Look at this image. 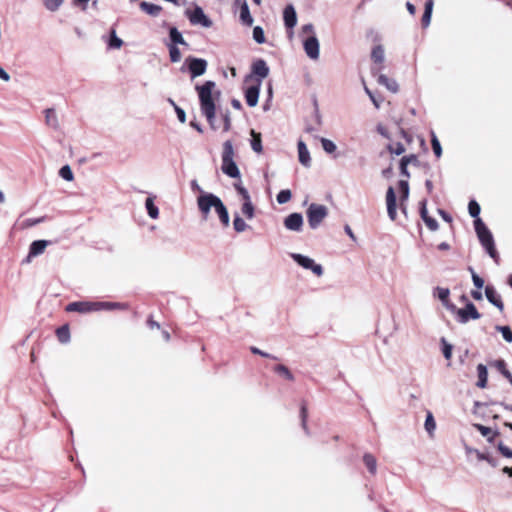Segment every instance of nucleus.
<instances>
[{"instance_id": "nucleus-1", "label": "nucleus", "mask_w": 512, "mask_h": 512, "mask_svg": "<svg viewBox=\"0 0 512 512\" xmlns=\"http://www.w3.org/2000/svg\"><path fill=\"white\" fill-rule=\"evenodd\" d=\"M196 90L200 101V109L206 117L212 129H216L215 125V101L220 97V91L216 90V84L213 81H206L203 85H197Z\"/></svg>"}, {"instance_id": "nucleus-2", "label": "nucleus", "mask_w": 512, "mask_h": 512, "mask_svg": "<svg viewBox=\"0 0 512 512\" xmlns=\"http://www.w3.org/2000/svg\"><path fill=\"white\" fill-rule=\"evenodd\" d=\"M113 309H126V305L118 302L78 301L69 303L66 307V311L68 312H78L82 314Z\"/></svg>"}, {"instance_id": "nucleus-3", "label": "nucleus", "mask_w": 512, "mask_h": 512, "mask_svg": "<svg viewBox=\"0 0 512 512\" xmlns=\"http://www.w3.org/2000/svg\"><path fill=\"white\" fill-rule=\"evenodd\" d=\"M234 155L232 142L228 140L223 144L221 170L231 178H240V171L234 161Z\"/></svg>"}, {"instance_id": "nucleus-4", "label": "nucleus", "mask_w": 512, "mask_h": 512, "mask_svg": "<svg viewBox=\"0 0 512 512\" xmlns=\"http://www.w3.org/2000/svg\"><path fill=\"white\" fill-rule=\"evenodd\" d=\"M474 224L477 236L482 246L486 249L490 257L497 261L498 255L494 246V240L491 232L480 218L475 219Z\"/></svg>"}, {"instance_id": "nucleus-5", "label": "nucleus", "mask_w": 512, "mask_h": 512, "mask_svg": "<svg viewBox=\"0 0 512 512\" xmlns=\"http://www.w3.org/2000/svg\"><path fill=\"white\" fill-rule=\"evenodd\" d=\"M308 224L312 229H317L322 221L328 215V209L325 205L312 203L307 209Z\"/></svg>"}, {"instance_id": "nucleus-6", "label": "nucleus", "mask_w": 512, "mask_h": 512, "mask_svg": "<svg viewBox=\"0 0 512 512\" xmlns=\"http://www.w3.org/2000/svg\"><path fill=\"white\" fill-rule=\"evenodd\" d=\"M222 200L212 193H202L197 198L198 209L202 214L203 219H207L212 208L217 209Z\"/></svg>"}, {"instance_id": "nucleus-7", "label": "nucleus", "mask_w": 512, "mask_h": 512, "mask_svg": "<svg viewBox=\"0 0 512 512\" xmlns=\"http://www.w3.org/2000/svg\"><path fill=\"white\" fill-rule=\"evenodd\" d=\"M291 258L304 269L311 270L316 276H322V266L320 264H316L312 258L299 253H292Z\"/></svg>"}, {"instance_id": "nucleus-8", "label": "nucleus", "mask_w": 512, "mask_h": 512, "mask_svg": "<svg viewBox=\"0 0 512 512\" xmlns=\"http://www.w3.org/2000/svg\"><path fill=\"white\" fill-rule=\"evenodd\" d=\"M458 318V321L462 324L467 323L470 319H479L480 313L477 311L475 305L471 302H469L465 308H459L453 310Z\"/></svg>"}, {"instance_id": "nucleus-9", "label": "nucleus", "mask_w": 512, "mask_h": 512, "mask_svg": "<svg viewBox=\"0 0 512 512\" xmlns=\"http://www.w3.org/2000/svg\"><path fill=\"white\" fill-rule=\"evenodd\" d=\"M186 15L193 25H201L206 28L212 26V21L205 15L202 8L198 6L193 11L187 10Z\"/></svg>"}, {"instance_id": "nucleus-10", "label": "nucleus", "mask_w": 512, "mask_h": 512, "mask_svg": "<svg viewBox=\"0 0 512 512\" xmlns=\"http://www.w3.org/2000/svg\"><path fill=\"white\" fill-rule=\"evenodd\" d=\"M303 47L306 55L311 60H318L320 56V45L316 36H308L303 39Z\"/></svg>"}, {"instance_id": "nucleus-11", "label": "nucleus", "mask_w": 512, "mask_h": 512, "mask_svg": "<svg viewBox=\"0 0 512 512\" xmlns=\"http://www.w3.org/2000/svg\"><path fill=\"white\" fill-rule=\"evenodd\" d=\"M186 63L188 64V69L191 73L192 78L201 76L206 72L207 62L204 59L188 57L186 59Z\"/></svg>"}, {"instance_id": "nucleus-12", "label": "nucleus", "mask_w": 512, "mask_h": 512, "mask_svg": "<svg viewBox=\"0 0 512 512\" xmlns=\"http://www.w3.org/2000/svg\"><path fill=\"white\" fill-rule=\"evenodd\" d=\"M284 226L290 231L299 232L303 226V217L300 213H292L284 219Z\"/></svg>"}, {"instance_id": "nucleus-13", "label": "nucleus", "mask_w": 512, "mask_h": 512, "mask_svg": "<svg viewBox=\"0 0 512 512\" xmlns=\"http://www.w3.org/2000/svg\"><path fill=\"white\" fill-rule=\"evenodd\" d=\"M386 204L389 218L394 221L397 216L396 211V194L393 187H388L386 192Z\"/></svg>"}, {"instance_id": "nucleus-14", "label": "nucleus", "mask_w": 512, "mask_h": 512, "mask_svg": "<svg viewBox=\"0 0 512 512\" xmlns=\"http://www.w3.org/2000/svg\"><path fill=\"white\" fill-rule=\"evenodd\" d=\"M261 81H257L256 85L250 86L245 90V99L250 107H254L258 103Z\"/></svg>"}, {"instance_id": "nucleus-15", "label": "nucleus", "mask_w": 512, "mask_h": 512, "mask_svg": "<svg viewBox=\"0 0 512 512\" xmlns=\"http://www.w3.org/2000/svg\"><path fill=\"white\" fill-rule=\"evenodd\" d=\"M49 242L47 240H36L33 241L30 245L29 254L27 256L26 261L30 262L32 257H36L38 255H41L46 247L48 246Z\"/></svg>"}, {"instance_id": "nucleus-16", "label": "nucleus", "mask_w": 512, "mask_h": 512, "mask_svg": "<svg viewBox=\"0 0 512 512\" xmlns=\"http://www.w3.org/2000/svg\"><path fill=\"white\" fill-rule=\"evenodd\" d=\"M297 148H298L299 162L304 167H307V168L310 167L311 166V157H310V153H309V150H308L306 144L302 140H299L297 143Z\"/></svg>"}, {"instance_id": "nucleus-17", "label": "nucleus", "mask_w": 512, "mask_h": 512, "mask_svg": "<svg viewBox=\"0 0 512 512\" xmlns=\"http://www.w3.org/2000/svg\"><path fill=\"white\" fill-rule=\"evenodd\" d=\"M421 208H420V214H421V218L423 219V221L425 222L426 226L432 230V231H435L438 229V223L437 221L430 217L428 215V210H427V201L426 200H423L421 201Z\"/></svg>"}, {"instance_id": "nucleus-18", "label": "nucleus", "mask_w": 512, "mask_h": 512, "mask_svg": "<svg viewBox=\"0 0 512 512\" xmlns=\"http://www.w3.org/2000/svg\"><path fill=\"white\" fill-rule=\"evenodd\" d=\"M285 26L292 29L297 24V14L293 5H287L283 12Z\"/></svg>"}, {"instance_id": "nucleus-19", "label": "nucleus", "mask_w": 512, "mask_h": 512, "mask_svg": "<svg viewBox=\"0 0 512 512\" xmlns=\"http://www.w3.org/2000/svg\"><path fill=\"white\" fill-rule=\"evenodd\" d=\"M485 295L490 303L495 305L498 309L503 310V302L501 297L492 286H486Z\"/></svg>"}, {"instance_id": "nucleus-20", "label": "nucleus", "mask_w": 512, "mask_h": 512, "mask_svg": "<svg viewBox=\"0 0 512 512\" xmlns=\"http://www.w3.org/2000/svg\"><path fill=\"white\" fill-rule=\"evenodd\" d=\"M235 2L240 5V19L242 23L251 25L253 23V18L250 14L246 0H235Z\"/></svg>"}, {"instance_id": "nucleus-21", "label": "nucleus", "mask_w": 512, "mask_h": 512, "mask_svg": "<svg viewBox=\"0 0 512 512\" xmlns=\"http://www.w3.org/2000/svg\"><path fill=\"white\" fill-rule=\"evenodd\" d=\"M253 73L259 77L258 81L266 78L269 74V68L264 60H257L252 67Z\"/></svg>"}, {"instance_id": "nucleus-22", "label": "nucleus", "mask_w": 512, "mask_h": 512, "mask_svg": "<svg viewBox=\"0 0 512 512\" xmlns=\"http://www.w3.org/2000/svg\"><path fill=\"white\" fill-rule=\"evenodd\" d=\"M371 59L374 62V64L380 65V67L378 68V70H380L385 60V52L383 46L377 45L373 48L371 52Z\"/></svg>"}, {"instance_id": "nucleus-23", "label": "nucleus", "mask_w": 512, "mask_h": 512, "mask_svg": "<svg viewBox=\"0 0 512 512\" xmlns=\"http://www.w3.org/2000/svg\"><path fill=\"white\" fill-rule=\"evenodd\" d=\"M473 426L481 433L482 436L486 437L490 443H493L499 434L498 431H493L491 428L481 424H474Z\"/></svg>"}, {"instance_id": "nucleus-24", "label": "nucleus", "mask_w": 512, "mask_h": 512, "mask_svg": "<svg viewBox=\"0 0 512 512\" xmlns=\"http://www.w3.org/2000/svg\"><path fill=\"white\" fill-rule=\"evenodd\" d=\"M477 375H478V381H477L476 385L479 388H485L487 386V381H488V372H487V368L484 364H478Z\"/></svg>"}, {"instance_id": "nucleus-25", "label": "nucleus", "mask_w": 512, "mask_h": 512, "mask_svg": "<svg viewBox=\"0 0 512 512\" xmlns=\"http://www.w3.org/2000/svg\"><path fill=\"white\" fill-rule=\"evenodd\" d=\"M435 295L442 301V303L450 310H454L455 306L448 303L450 291L448 288L437 287L435 289Z\"/></svg>"}, {"instance_id": "nucleus-26", "label": "nucleus", "mask_w": 512, "mask_h": 512, "mask_svg": "<svg viewBox=\"0 0 512 512\" xmlns=\"http://www.w3.org/2000/svg\"><path fill=\"white\" fill-rule=\"evenodd\" d=\"M241 213L248 220H251V219L254 218V216H255V207H254L251 199L250 200H245L244 202H242Z\"/></svg>"}, {"instance_id": "nucleus-27", "label": "nucleus", "mask_w": 512, "mask_h": 512, "mask_svg": "<svg viewBox=\"0 0 512 512\" xmlns=\"http://www.w3.org/2000/svg\"><path fill=\"white\" fill-rule=\"evenodd\" d=\"M45 122L54 129L58 128L59 122L54 109L49 108L45 110Z\"/></svg>"}, {"instance_id": "nucleus-28", "label": "nucleus", "mask_w": 512, "mask_h": 512, "mask_svg": "<svg viewBox=\"0 0 512 512\" xmlns=\"http://www.w3.org/2000/svg\"><path fill=\"white\" fill-rule=\"evenodd\" d=\"M169 36H170V40L172 42L170 45H175V46L177 44L187 45V42L185 41L182 34L178 31V29L176 27L170 28Z\"/></svg>"}, {"instance_id": "nucleus-29", "label": "nucleus", "mask_w": 512, "mask_h": 512, "mask_svg": "<svg viewBox=\"0 0 512 512\" xmlns=\"http://www.w3.org/2000/svg\"><path fill=\"white\" fill-rule=\"evenodd\" d=\"M140 8L147 14L151 16H158L161 12L162 8L159 5L148 3V2H141Z\"/></svg>"}, {"instance_id": "nucleus-30", "label": "nucleus", "mask_w": 512, "mask_h": 512, "mask_svg": "<svg viewBox=\"0 0 512 512\" xmlns=\"http://www.w3.org/2000/svg\"><path fill=\"white\" fill-rule=\"evenodd\" d=\"M378 83L385 86L391 92L395 93L398 91V84L396 83V81L389 79L387 76L383 74L379 75Z\"/></svg>"}, {"instance_id": "nucleus-31", "label": "nucleus", "mask_w": 512, "mask_h": 512, "mask_svg": "<svg viewBox=\"0 0 512 512\" xmlns=\"http://www.w3.org/2000/svg\"><path fill=\"white\" fill-rule=\"evenodd\" d=\"M434 2L433 0H427L425 2V11L422 16V25L423 27H428L431 21V15L433 10Z\"/></svg>"}, {"instance_id": "nucleus-32", "label": "nucleus", "mask_w": 512, "mask_h": 512, "mask_svg": "<svg viewBox=\"0 0 512 512\" xmlns=\"http://www.w3.org/2000/svg\"><path fill=\"white\" fill-rule=\"evenodd\" d=\"M220 221L222 222V224L227 227L230 223V218H229V214H228V211H227V208L225 207V205L223 204V202H221L220 205H218L217 209L215 210Z\"/></svg>"}, {"instance_id": "nucleus-33", "label": "nucleus", "mask_w": 512, "mask_h": 512, "mask_svg": "<svg viewBox=\"0 0 512 512\" xmlns=\"http://www.w3.org/2000/svg\"><path fill=\"white\" fill-rule=\"evenodd\" d=\"M145 207L147 209L148 215L152 219H156L159 216V210L157 206L154 204V199L152 197H148L145 201Z\"/></svg>"}, {"instance_id": "nucleus-34", "label": "nucleus", "mask_w": 512, "mask_h": 512, "mask_svg": "<svg viewBox=\"0 0 512 512\" xmlns=\"http://www.w3.org/2000/svg\"><path fill=\"white\" fill-rule=\"evenodd\" d=\"M425 430L429 434V436L434 435V431L436 429V422L434 419V416L431 412H427L425 423H424Z\"/></svg>"}, {"instance_id": "nucleus-35", "label": "nucleus", "mask_w": 512, "mask_h": 512, "mask_svg": "<svg viewBox=\"0 0 512 512\" xmlns=\"http://www.w3.org/2000/svg\"><path fill=\"white\" fill-rule=\"evenodd\" d=\"M251 147L256 153L262 152L261 134L251 130Z\"/></svg>"}, {"instance_id": "nucleus-36", "label": "nucleus", "mask_w": 512, "mask_h": 512, "mask_svg": "<svg viewBox=\"0 0 512 512\" xmlns=\"http://www.w3.org/2000/svg\"><path fill=\"white\" fill-rule=\"evenodd\" d=\"M363 461L370 473L375 474L377 469V462L375 457L371 454H365Z\"/></svg>"}, {"instance_id": "nucleus-37", "label": "nucleus", "mask_w": 512, "mask_h": 512, "mask_svg": "<svg viewBox=\"0 0 512 512\" xmlns=\"http://www.w3.org/2000/svg\"><path fill=\"white\" fill-rule=\"evenodd\" d=\"M57 337L61 343H67L70 340V331L68 326H62L56 331Z\"/></svg>"}, {"instance_id": "nucleus-38", "label": "nucleus", "mask_w": 512, "mask_h": 512, "mask_svg": "<svg viewBox=\"0 0 512 512\" xmlns=\"http://www.w3.org/2000/svg\"><path fill=\"white\" fill-rule=\"evenodd\" d=\"M233 226H234L235 231L239 232V233L244 232L248 228V225L246 224V222L238 214H235V216H234Z\"/></svg>"}, {"instance_id": "nucleus-39", "label": "nucleus", "mask_w": 512, "mask_h": 512, "mask_svg": "<svg viewBox=\"0 0 512 512\" xmlns=\"http://www.w3.org/2000/svg\"><path fill=\"white\" fill-rule=\"evenodd\" d=\"M63 2L64 0H43V5L48 11L55 12L61 7Z\"/></svg>"}, {"instance_id": "nucleus-40", "label": "nucleus", "mask_w": 512, "mask_h": 512, "mask_svg": "<svg viewBox=\"0 0 512 512\" xmlns=\"http://www.w3.org/2000/svg\"><path fill=\"white\" fill-rule=\"evenodd\" d=\"M320 141L322 144V148L326 153L332 154L336 151L337 146L332 140L327 138H321Z\"/></svg>"}, {"instance_id": "nucleus-41", "label": "nucleus", "mask_w": 512, "mask_h": 512, "mask_svg": "<svg viewBox=\"0 0 512 512\" xmlns=\"http://www.w3.org/2000/svg\"><path fill=\"white\" fill-rule=\"evenodd\" d=\"M170 60L173 63H177L181 60V52L175 45H168Z\"/></svg>"}, {"instance_id": "nucleus-42", "label": "nucleus", "mask_w": 512, "mask_h": 512, "mask_svg": "<svg viewBox=\"0 0 512 512\" xmlns=\"http://www.w3.org/2000/svg\"><path fill=\"white\" fill-rule=\"evenodd\" d=\"M497 331H499L502 334V337L504 340L508 343L512 342V331L508 326H496L495 327Z\"/></svg>"}, {"instance_id": "nucleus-43", "label": "nucleus", "mask_w": 512, "mask_h": 512, "mask_svg": "<svg viewBox=\"0 0 512 512\" xmlns=\"http://www.w3.org/2000/svg\"><path fill=\"white\" fill-rule=\"evenodd\" d=\"M123 45V41L117 37L115 30L111 31L109 47L114 49H119Z\"/></svg>"}, {"instance_id": "nucleus-44", "label": "nucleus", "mask_w": 512, "mask_h": 512, "mask_svg": "<svg viewBox=\"0 0 512 512\" xmlns=\"http://www.w3.org/2000/svg\"><path fill=\"white\" fill-rule=\"evenodd\" d=\"M441 343H442V352H443V356L445 357L446 360H450L452 358V350H453V346L451 344H449L445 338H442L441 339Z\"/></svg>"}, {"instance_id": "nucleus-45", "label": "nucleus", "mask_w": 512, "mask_h": 512, "mask_svg": "<svg viewBox=\"0 0 512 512\" xmlns=\"http://www.w3.org/2000/svg\"><path fill=\"white\" fill-rule=\"evenodd\" d=\"M274 370H275L276 373H278L279 375L283 376L287 380H290V381L293 380V375H292V373L289 371V369L286 366H284V365H277L274 368Z\"/></svg>"}, {"instance_id": "nucleus-46", "label": "nucleus", "mask_w": 512, "mask_h": 512, "mask_svg": "<svg viewBox=\"0 0 512 512\" xmlns=\"http://www.w3.org/2000/svg\"><path fill=\"white\" fill-rule=\"evenodd\" d=\"M399 189L401 191V200L406 201L409 197V184L406 180L399 181Z\"/></svg>"}, {"instance_id": "nucleus-47", "label": "nucleus", "mask_w": 512, "mask_h": 512, "mask_svg": "<svg viewBox=\"0 0 512 512\" xmlns=\"http://www.w3.org/2000/svg\"><path fill=\"white\" fill-rule=\"evenodd\" d=\"M291 191L288 190V189H285V190H281L278 195H277V202L279 204H285L287 203L288 201H290L291 199Z\"/></svg>"}, {"instance_id": "nucleus-48", "label": "nucleus", "mask_w": 512, "mask_h": 512, "mask_svg": "<svg viewBox=\"0 0 512 512\" xmlns=\"http://www.w3.org/2000/svg\"><path fill=\"white\" fill-rule=\"evenodd\" d=\"M59 175L66 181H72L74 176L70 166L65 165L59 170Z\"/></svg>"}, {"instance_id": "nucleus-49", "label": "nucleus", "mask_w": 512, "mask_h": 512, "mask_svg": "<svg viewBox=\"0 0 512 512\" xmlns=\"http://www.w3.org/2000/svg\"><path fill=\"white\" fill-rule=\"evenodd\" d=\"M253 39L257 43H259V44H262V43L265 42L264 31H263V29L260 26L254 27V29H253Z\"/></svg>"}, {"instance_id": "nucleus-50", "label": "nucleus", "mask_w": 512, "mask_h": 512, "mask_svg": "<svg viewBox=\"0 0 512 512\" xmlns=\"http://www.w3.org/2000/svg\"><path fill=\"white\" fill-rule=\"evenodd\" d=\"M432 149L436 157H441L442 155V148L440 145L439 140L437 139L436 135L432 133V139H431Z\"/></svg>"}, {"instance_id": "nucleus-51", "label": "nucleus", "mask_w": 512, "mask_h": 512, "mask_svg": "<svg viewBox=\"0 0 512 512\" xmlns=\"http://www.w3.org/2000/svg\"><path fill=\"white\" fill-rule=\"evenodd\" d=\"M468 210H469V214L474 217V218H479V214H480V206L479 204L474 201V200H471L469 202V205H468Z\"/></svg>"}, {"instance_id": "nucleus-52", "label": "nucleus", "mask_w": 512, "mask_h": 512, "mask_svg": "<svg viewBox=\"0 0 512 512\" xmlns=\"http://www.w3.org/2000/svg\"><path fill=\"white\" fill-rule=\"evenodd\" d=\"M301 36L308 37V36H316L315 28L313 24H305L301 28Z\"/></svg>"}, {"instance_id": "nucleus-53", "label": "nucleus", "mask_w": 512, "mask_h": 512, "mask_svg": "<svg viewBox=\"0 0 512 512\" xmlns=\"http://www.w3.org/2000/svg\"><path fill=\"white\" fill-rule=\"evenodd\" d=\"M497 448L503 457L512 459V449H510L508 446L504 445L502 442H499Z\"/></svg>"}, {"instance_id": "nucleus-54", "label": "nucleus", "mask_w": 512, "mask_h": 512, "mask_svg": "<svg viewBox=\"0 0 512 512\" xmlns=\"http://www.w3.org/2000/svg\"><path fill=\"white\" fill-rule=\"evenodd\" d=\"M466 452L468 454L470 453H474L477 457L478 460H485V461H490V457L485 454V453H482L480 452L479 450L475 449V448H471V447H466Z\"/></svg>"}, {"instance_id": "nucleus-55", "label": "nucleus", "mask_w": 512, "mask_h": 512, "mask_svg": "<svg viewBox=\"0 0 512 512\" xmlns=\"http://www.w3.org/2000/svg\"><path fill=\"white\" fill-rule=\"evenodd\" d=\"M235 189L237 190V192L241 196L242 202H244L245 200H250L251 199L247 189L244 188L243 186H241L240 184H235Z\"/></svg>"}, {"instance_id": "nucleus-56", "label": "nucleus", "mask_w": 512, "mask_h": 512, "mask_svg": "<svg viewBox=\"0 0 512 512\" xmlns=\"http://www.w3.org/2000/svg\"><path fill=\"white\" fill-rule=\"evenodd\" d=\"M388 149L392 154H395V155H401L405 151V148H404L403 144H401V143H396L395 145H389Z\"/></svg>"}, {"instance_id": "nucleus-57", "label": "nucleus", "mask_w": 512, "mask_h": 512, "mask_svg": "<svg viewBox=\"0 0 512 512\" xmlns=\"http://www.w3.org/2000/svg\"><path fill=\"white\" fill-rule=\"evenodd\" d=\"M470 270L472 272V280H473L474 285L478 289H481L484 286V280L481 277H479L472 269H470Z\"/></svg>"}, {"instance_id": "nucleus-58", "label": "nucleus", "mask_w": 512, "mask_h": 512, "mask_svg": "<svg viewBox=\"0 0 512 512\" xmlns=\"http://www.w3.org/2000/svg\"><path fill=\"white\" fill-rule=\"evenodd\" d=\"M250 350L253 354H256V355H260L262 357H266V358H271V359H277L275 356L271 355V354H268L260 349H258L257 347H250Z\"/></svg>"}, {"instance_id": "nucleus-59", "label": "nucleus", "mask_w": 512, "mask_h": 512, "mask_svg": "<svg viewBox=\"0 0 512 512\" xmlns=\"http://www.w3.org/2000/svg\"><path fill=\"white\" fill-rule=\"evenodd\" d=\"M301 420H302V427L308 433L307 429V409L305 406H302L301 408Z\"/></svg>"}, {"instance_id": "nucleus-60", "label": "nucleus", "mask_w": 512, "mask_h": 512, "mask_svg": "<svg viewBox=\"0 0 512 512\" xmlns=\"http://www.w3.org/2000/svg\"><path fill=\"white\" fill-rule=\"evenodd\" d=\"M493 365L501 374H503V372L507 370L506 363L504 360H496Z\"/></svg>"}, {"instance_id": "nucleus-61", "label": "nucleus", "mask_w": 512, "mask_h": 512, "mask_svg": "<svg viewBox=\"0 0 512 512\" xmlns=\"http://www.w3.org/2000/svg\"><path fill=\"white\" fill-rule=\"evenodd\" d=\"M175 112L177 114V117H178V120L181 122V123H185L186 121V114H185V111L178 107V106H175Z\"/></svg>"}, {"instance_id": "nucleus-62", "label": "nucleus", "mask_w": 512, "mask_h": 512, "mask_svg": "<svg viewBox=\"0 0 512 512\" xmlns=\"http://www.w3.org/2000/svg\"><path fill=\"white\" fill-rule=\"evenodd\" d=\"M223 121H224V131H229L230 127H231V120H230V115L229 113H225L223 115Z\"/></svg>"}, {"instance_id": "nucleus-63", "label": "nucleus", "mask_w": 512, "mask_h": 512, "mask_svg": "<svg viewBox=\"0 0 512 512\" xmlns=\"http://www.w3.org/2000/svg\"><path fill=\"white\" fill-rule=\"evenodd\" d=\"M400 169H401V173L403 175H405L406 177H409V173L407 171V160L406 159H401V162H400Z\"/></svg>"}, {"instance_id": "nucleus-64", "label": "nucleus", "mask_w": 512, "mask_h": 512, "mask_svg": "<svg viewBox=\"0 0 512 512\" xmlns=\"http://www.w3.org/2000/svg\"><path fill=\"white\" fill-rule=\"evenodd\" d=\"M0 79H2L5 82H8L10 80L9 74L0 66Z\"/></svg>"}]
</instances>
